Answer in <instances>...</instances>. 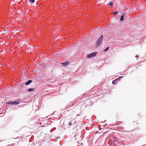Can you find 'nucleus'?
<instances>
[{
	"label": "nucleus",
	"instance_id": "obj_1",
	"mask_svg": "<svg viewBox=\"0 0 146 146\" xmlns=\"http://www.w3.org/2000/svg\"><path fill=\"white\" fill-rule=\"evenodd\" d=\"M97 54V52H93L91 53H90L86 56V58H91L95 56Z\"/></svg>",
	"mask_w": 146,
	"mask_h": 146
},
{
	"label": "nucleus",
	"instance_id": "obj_2",
	"mask_svg": "<svg viewBox=\"0 0 146 146\" xmlns=\"http://www.w3.org/2000/svg\"><path fill=\"white\" fill-rule=\"evenodd\" d=\"M8 104H14V105H17L19 104V102H17L16 101H9L7 103Z\"/></svg>",
	"mask_w": 146,
	"mask_h": 146
},
{
	"label": "nucleus",
	"instance_id": "obj_3",
	"mask_svg": "<svg viewBox=\"0 0 146 146\" xmlns=\"http://www.w3.org/2000/svg\"><path fill=\"white\" fill-rule=\"evenodd\" d=\"M125 14V13H123L121 14V15L120 18V21H123L124 20V17Z\"/></svg>",
	"mask_w": 146,
	"mask_h": 146
},
{
	"label": "nucleus",
	"instance_id": "obj_4",
	"mask_svg": "<svg viewBox=\"0 0 146 146\" xmlns=\"http://www.w3.org/2000/svg\"><path fill=\"white\" fill-rule=\"evenodd\" d=\"M100 44V37H99L98 38V40L96 42V45L97 46L99 45Z\"/></svg>",
	"mask_w": 146,
	"mask_h": 146
},
{
	"label": "nucleus",
	"instance_id": "obj_5",
	"mask_svg": "<svg viewBox=\"0 0 146 146\" xmlns=\"http://www.w3.org/2000/svg\"><path fill=\"white\" fill-rule=\"evenodd\" d=\"M32 82V80H30L27 81V82H26L25 83V84L26 85H28L31 82Z\"/></svg>",
	"mask_w": 146,
	"mask_h": 146
},
{
	"label": "nucleus",
	"instance_id": "obj_6",
	"mask_svg": "<svg viewBox=\"0 0 146 146\" xmlns=\"http://www.w3.org/2000/svg\"><path fill=\"white\" fill-rule=\"evenodd\" d=\"M35 90V88H29L28 89V91L29 92H31V91H34Z\"/></svg>",
	"mask_w": 146,
	"mask_h": 146
},
{
	"label": "nucleus",
	"instance_id": "obj_7",
	"mask_svg": "<svg viewBox=\"0 0 146 146\" xmlns=\"http://www.w3.org/2000/svg\"><path fill=\"white\" fill-rule=\"evenodd\" d=\"M68 64V62L67 61H66L62 63V65L64 66L67 65Z\"/></svg>",
	"mask_w": 146,
	"mask_h": 146
},
{
	"label": "nucleus",
	"instance_id": "obj_8",
	"mask_svg": "<svg viewBox=\"0 0 146 146\" xmlns=\"http://www.w3.org/2000/svg\"><path fill=\"white\" fill-rule=\"evenodd\" d=\"M106 125L105 124H103V123H102V124H101V130L102 128H104V127Z\"/></svg>",
	"mask_w": 146,
	"mask_h": 146
},
{
	"label": "nucleus",
	"instance_id": "obj_9",
	"mask_svg": "<svg viewBox=\"0 0 146 146\" xmlns=\"http://www.w3.org/2000/svg\"><path fill=\"white\" fill-rule=\"evenodd\" d=\"M109 47H107L104 50H103V52H105L107 50H108L109 49Z\"/></svg>",
	"mask_w": 146,
	"mask_h": 146
},
{
	"label": "nucleus",
	"instance_id": "obj_10",
	"mask_svg": "<svg viewBox=\"0 0 146 146\" xmlns=\"http://www.w3.org/2000/svg\"><path fill=\"white\" fill-rule=\"evenodd\" d=\"M117 79H116L115 80H114L112 81V83L113 85H115L116 84V82H115V81Z\"/></svg>",
	"mask_w": 146,
	"mask_h": 146
},
{
	"label": "nucleus",
	"instance_id": "obj_11",
	"mask_svg": "<svg viewBox=\"0 0 146 146\" xmlns=\"http://www.w3.org/2000/svg\"><path fill=\"white\" fill-rule=\"evenodd\" d=\"M113 4L111 2H110L109 3V5L110 6H112Z\"/></svg>",
	"mask_w": 146,
	"mask_h": 146
},
{
	"label": "nucleus",
	"instance_id": "obj_12",
	"mask_svg": "<svg viewBox=\"0 0 146 146\" xmlns=\"http://www.w3.org/2000/svg\"><path fill=\"white\" fill-rule=\"evenodd\" d=\"M118 13V12L117 11H115V12H113V14L114 15H115L117 14Z\"/></svg>",
	"mask_w": 146,
	"mask_h": 146
},
{
	"label": "nucleus",
	"instance_id": "obj_13",
	"mask_svg": "<svg viewBox=\"0 0 146 146\" xmlns=\"http://www.w3.org/2000/svg\"><path fill=\"white\" fill-rule=\"evenodd\" d=\"M30 2L34 3L35 2V0H29Z\"/></svg>",
	"mask_w": 146,
	"mask_h": 146
},
{
	"label": "nucleus",
	"instance_id": "obj_14",
	"mask_svg": "<svg viewBox=\"0 0 146 146\" xmlns=\"http://www.w3.org/2000/svg\"><path fill=\"white\" fill-rule=\"evenodd\" d=\"M100 30L99 28H96L95 29V31H98Z\"/></svg>",
	"mask_w": 146,
	"mask_h": 146
},
{
	"label": "nucleus",
	"instance_id": "obj_15",
	"mask_svg": "<svg viewBox=\"0 0 146 146\" xmlns=\"http://www.w3.org/2000/svg\"><path fill=\"white\" fill-rule=\"evenodd\" d=\"M14 144H11L8 145L7 146H14Z\"/></svg>",
	"mask_w": 146,
	"mask_h": 146
},
{
	"label": "nucleus",
	"instance_id": "obj_16",
	"mask_svg": "<svg viewBox=\"0 0 146 146\" xmlns=\"http://www.w3.org/2000/svg\"><path fill=\"white\" fill-rule=\"evenodd\" d=\"M68 124L70 126H71L72 125V123L71 121L69 122V123H68Z\"/></svg>",
	"mask_w": 146,
	"mask_h": 146
},
{
	"label": "nucleus",
	"instance_id": "obj_17",
	"mask_svg": "<svg viewBox=\"0 0 146 146\" xmlns=\"http://www.w3.org/2000/svg\"><path fill=\"white\" fill-rule=\"evenodd\" d=\"M123 76H119L118 78H119V80L121 78H123Z\"/></svg>",
	"mask_w": 146,
	"mask_h": 146
},
{
	"label": "nucleus",
	"instance_id": "obj_18",
	"mask_svg": "<svg viewBox=\"0 0 146 146\" xmlns=\"http://www.w3.org/2000/svg\"><path fill=\"white\" fill-rule=\"evenodd\" d=\"M107 131H106V132H107ZM103 133V134L104 133H106V132H103V131H101V133Z\"/></svg>",
	"mask_w": 146,
	"mask_h": 146
},
{
	"label": "nucleus",
	"instance_id": "obj_19",
	"mask_svg": "<svg viewBox=\"0 0 146 146\" xmlns=\"http://www.w3.org/2000/svg\"><path fill=\"white\" fill-rule=\"evenodd\" d=\"M135 57L137 58V59L138 58V56L137 55H136V56H135Z\"/></svg>",
	"mask_w": 146,
	"mask_h": 146
},
{
	"label": "nucleus",
	"instance_id": "obj_20",
	"mask_svg": "<svg viewBox=\"0 0 146 146\" xmlns=\"http://www.w3.org/2000/svg\"><path fill=\"white\" fill-rule=\"evenodd\" d=\"M103 37H101V42L102 41V40L103 39Z\"/></svg>",
	"mask_w": 146,
	"mask_h": 146
},
{
	"label": "nucleus",
	"instance_id": "obj_21",
	"mask_svg": "<svg viewBox=\"0 0 146 146\" xmlns=\"http://www.w3.org/2000/svg\"><path fill=\"white\" fill-rule=\"evenodd\" d=\"M98 128H99V130H100V125H99V126Z\"/></svg>",
	"mask_w": 146,
	"mask_h": 146
},
{
	"label": "nucleus",
	"instance_id": "obj_22",
	"mask_svg": "<svg viewBox=\"0 0 146 146\" xmlns=\"http://www.w3.org/2000/svg\"><path fill=\"white\" fill-rule=\"evenodd\" d=\"M101 36H103V35H101Z\"/></svg>",
	"mask_w": 146,
	"mask_h": 146
},
{
	"label": "nucleus",
	"instance_id": "obj_23",
	"mask_svg": "<svg viewBox=\"0 0 146 146\" xmlns=\"http://www.w3.org/2000/svg\"><path fill=\"white\" fill-rule=\"evenodd\" d=\"M56 129V128H54L53 129Z\"/></svg>",
	"mask_w": 146,
	"mask_h": 146
},
{
	"label": "nucleus",
	"instance_id": "obj_24",
	"mask_svg": "<svg viewBox=\"0 0 146 146\" xmlns=\"http://www.w3.org/2000/svg\"><path fill=\"white\" fill-rule=\"evenodd\" d=\"M102 95V94H101V95ZM102 96H103V95Z\"/></svg>",
	"mask_w": 146,
	"mask_h": 146
},
{
	"label": "nucleus",
	"instance_id": "obj_25",
	"mask_svg": "<svg viewBox=\"0 0 146 146\" xmlns=\"http://www.w3.org/2000/svg\"><path fill=\"white\" fill-rule=\"evenodd\" d=\"M67 38V37H66V38Z\"/></svg>",
	"mask_w": 146,
	"mask_h": 146
}]
</instances>
